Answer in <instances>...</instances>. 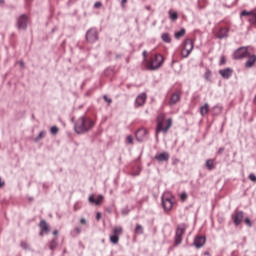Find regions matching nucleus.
<instances>
[{"instance_id":"7c9ffc66","label":"nucleus","mask_w":256,"mask_h":256,"mask_svg":"<svg viewBox=\"0 0 256 256\" xmlns=\"http://www.w3.org/2000/svg\"><path fill=\"white\" fill-rule=\"evenodd\" d=\"M50 132L52 133V135H57V133H59V128L57 126H53L50 129Z\"/></svg>"},{"instance_id":"a211bd4d","label":"nucleus","mask_w":256,"mask_h":256,"mask_svg":"<svg viewBox=\"0 0 256 256\" xmlns=\"http://www.w3.org/2000/svg\"><path fill=\"white\" fill-rule=\"evenodd\" d=\"M145 101H147V94L146 93H142V94L137 96V98H136V105L138 107H143V105H145Z\"/></svg>"},{"instance_id":"393cba45","label":"nucleus","mask_w":256,"mask_h":256,"mask_svg":"<svg viewBox=\"0 0 256 256\" xmlns=\"http://www.w3.org/2000/svg\"><path fill=\"white\" fill-rule=\"evenodd\" d=\"M169 17L171 21H177V19H179V14L177 12H173L172 10H170Z\"/></svg>"},{"instance_id":"c756f323","label":"nucleus","mask_w":256,"mask_h":256,"mask_svg":"<svg viewBox=\"0 0 256 256\" xmlns=\"http://www.w3.org/2000/svg\"><path fill=\"white\" fill-rule=\"evenodd\" d=\"M204 78L206 79V81H211V71L210 70H206V72L204 74Z\"/></svg>"},{"instance_id":"e433bc0d","label":"nucleus","mask_w":256,"mask_h":256,"mask_svg":"<svg viewBox=\"0 0 256 256\" xmlns=\"http://www.w3.org/2000/svg\"><path fill=\"white\" fill-rule=\"evenodd\" d=\"M104 101H106V103H113V100H111V98L107 97V95H104L103 97Z\"/></svg>"},{"instance_id":"f3484780","label":"nucleus","mask_w":256,"mask_h":256,"mask_svg":"<svg viewBox=\"0 0 256 256\" xmlns=\"http://www.w3.org/2000/svg\"><path fill=\"white\" fill-rule=\"evenodd\" d=\"M243 211H237L234 215H233V221L235 225H241L242 221H243Z\"/></svg>"},{"instance_id":"4c0bfd02","label":"nucleus","mask_w":256,"mask_h":256,"mask_svg":"<svg viewBox=\"0 0 256 256\" xmlns=\"http://www.w3.org/2000/svg\"><path fill=\"white\" fill-rule=\"evenodd\" d=\"M43 137H45V132H44V131H42V132L39 133L38 138H37V141H39V139H41V138H43Z\"/></svg>"},{"instance_id":"2f4dec72","label":"nucleus","mask_w":256,"mask_h":256,"mask_svg":"<svg viewBox=\"0 0 256 256\" xmlns=\"http://www.w3.org/2000/svg\"><path fill=\"white\" fill-rule=\"evenodd\" d=\"M126 143H128L129 145H133V136L128 135L126 137Z\"/></svg>"},{"instance_id":"7ed1b4c3","label":"nucleus","mask_w":256,"mask_h":256,"mask_svg":"<svg viewBox=\"0 0 256 256\" xmlns=\"http://www.w3.org/2000/svg\"><path fill=\"white\" fill-rule=\"evenodd\" d=\"M95 122L89 118H80L75 124L76 133H85L94 127Z\"/></svg>"},{"instance_id":"8fccbe9b","label":"nucleus","mask_w":256,"mask_h":256,"mask_svg":"<svg viewBox=\"0 0 256 256\" xmlns=\"http://www.w3.org/2000/svg\"><path fill=\"white\" fill-rule=\"evenodd\" d=\"M22 247H27V244H25V243H22Z\"/></svg>"},{"instance_id":"c85d7f7f","label":"nucleus","mask_w":256,"mask_h":256,"mask_svg":"<svg viewBox=\"0 0 256 256\" xmlns=\"http://www.w3.org/2000/svg\"><path fill=\"white\" fill-rule=\"evenodd\" d=\"M57 247V238H54L51 242H50V249L53 251V249H55Z\"/></svg>"},{"instance_id":"1a4fd4ad","label":"nucleus","mask_w":256,"mask_h":256,"mask_svg":"<svg viewBox=\"0 0 256 256\" xmlns=\"http://www.w3.org/2000/svg\"><path fill=\"white\" fill-rule=\"evenodd\" d=\"M242 17H248V21L249 23H251V25H256V14L255 12H249L247 10H243L241 12Z\"/></svg>"},{"instance_id":"3c124183","label":"nucleus","mask_w":256,"mask_h":256,"mask_svg":"<svg viewBox=\"0 0 256 256\" xmlns=\"http://www.w3.org/2000/svg\"><path fill=\"white\" fill-rule=\"evenodd\" d=\"M221 151H223V149H222V148H220L219 153H221Z\"/></svg>"},{"instance_id":"423d86ee","label":"nucleus","mask_w":256,"mask_h":256,"mask_svg":"<svg viewBox=\"0 0 256 256\" xmlns=\"http://www.w3.org/2000/svg\"><path fill=\"white\" fill-rule=\"evenodd\" d=\"M123 234V227L116 226L113 229V234L110 236V242L113 245H117L119 243V237Z\"/></svg>"},{"instance_id":"09e8293b","label":"nucleus","mask_w":256,"mask_h":256,"mask_svg":"<svg viewBox=\"0 0 256 256\" xmlns=\"http://www.w3.org/2000/svg\"><path fill=\"white\" fill-rule=\"evenodd\" d=\"M21 67H25V63L20 62Z\"/></svg>"},{"instance_id":"f8f14e48","label":"nucleus","mask_w":256,"mask_h":256,"mask_svg":"<svg viewBox=\"0 0 256 256\" xmlns=\"http://www.w3.org/2000/svg\"><path fill=\"white\" fill-rule=\"evenodd\" d=\"M29 22V19L25 14L21 15L18 18V29H27V23Z\"/></svg>"},{"instance_id":"c9c22d12","label":"nucleus","mask_w":256,"mask_h":256,"mask_svg":"<svg viewBox=\"0 0 256 256\" xmlns=\"http://www.w3.org/2000/svg\"><path fill=\"white\" fill-rule=\"evenodd\" d=\"M244 223H246V225H248V227H252V225H253L251 223V219H249V218H245Z\"/></svg>"},{"instance_id":"39448f33","label":"nucleus","mask_w":256,"mask_h":256,"mask_svg":"<svg viewBox=\"0 0 256 256\" xmlns=\"http://www.w3.org/2000/svg\"><path fill=\"white\" fill-rule=\"evenodd\" d=\"M194 42L191 39H186L183 44V48L181 51V55L184 58L189 57L191 55V51H193Z\"/></svg>"},{"instance_id":"cd10ccee","label":"nucleus","mask_w":256,"mask_h":256,"mask_svg":"<svg viewBox=\"0 0 256 256\" xmlns=\"http://www.w3.org/2000/svg\"><path fill=\"white\" fill-rule=\"evenodd\" d=\"M183 35H185V29H181L180 31L175 33V38L176 39H181V37H183Z\"/></svg>"},{"instance_id":"f257e3e1","label":"nucleus","mask_w":256,"mask_h":256,"mask_svg":"<svg viewBox=\"0 0 256 256\" xmlns=\"http://www.w3.org/2000/svg\"><path fill=\"white\" fill-rule=\"evenodd\" d=\"M172 125L173 120L171 118L165 119V114L160 113L157 117L156 138L159 137L160 133H167Z\"/></svg>"},{"instance_id":"0eeeda50","label":"nucleus","mask_w":256,"mask_h":256,"mask_svg":"<svg viewBox=\"0 0 256 256\" xmlns=\"http://www.w3.org/2000/svg\"><path fill=\"white\" fill-rule=\"evenodd\" d=\"M183 235H185V227L179 226L176 229L175 245H181V243L183 242Z\"/></svg>"},{"instance_id":"2eb2a0df","label":"nucleus","mask_w":256,"mask_h":256,"mask_svg":"<svg viewBox=\"0 0 256 256\" xmlns=\"http://www.w3.org/2000/svg\"><path fill=\"white\" fill-rule=\"evenodd\" d=\"M246 57H248V60L245 63V67L247 69H251V67H253V65H255V63H256V55L248 54V56H246Z\"/></svg>"},{"instance_id":"a878e982","label":"nucleus","mask_w":256,"mask_h":256,"mask_svg":"<svg viewBox=\"0 0 256 256\" xmlns=\"http://www.w3.org/2000/svg\"><path fill=\"white\" fill-rule=\"evenodd\" d=\"M162 41L165 43H171V36H169V33L162 34Z\"/></svg>"},{"instance_id":"bb28decb","label":"nucleus","mask_w":256,"mask_h":256,"mask_svg":"<svg viewBox=\"0 0 256 256\" xmlns=\"http://www.w3.org/2000/svg\"><path fill=\"white\" fill-rule=\"evenodd\" d=\"M135 233H137V235H143V226L137 224L135 228Z\"/></svg>"},{"instance_id":"9d476101","label":"nucleus","mask_w":256,"mask_h":256,"mask_svg":"<svg viewBox=\"0 0 256 256\" xmlns=\"http://www.w3.org/2000/svg\"><path fill=\"white\" fill-rule=\"evenodd\" d=\"M86 39L88 43H95V41H97L98 39L97 30L95 29L88 30V32L86 33Z\"/></svg>"},{"instance_id":"f704fd0d","label":"nucleus","mask_w":256,"mask_h":256,"mask_svg":"<svg viewBox=\"0 0 256 256\" xmlns=\"http://www.w3.org/2000/svg\"><path fill=\"white\" fill-rule=\"evenodd\" d=\"M249 179H250V181H252L253 183H256V176H255V174L251 173V174L249 175Z\"/></svg>"},{"instance_id":"4468645a","label":"nucleus","mask_w":256,"mask_h":256,"mask_svg":"<svg viewBox=\"0 0 256 256\" xmlns=\"http://www.w3.org/2000/svg\"><path fill=\"white\" fill-rule=\"evenodd\" d=\"M216 37L218 39H225V38L229 37V28H227V27L220 28L218 33L216 34Z\"/></svg>"},{"instance_id":"473e14b6","label":"nucleus","mask_w":256,"mask_h":256,"mask_svg":"<svg viewBox=\"0 0 256 256\" xmlns=\"http://www.w3.org/2000/svg\"><path fill=\"white\" fill-rule=\"evenodd\" d=\"M180 199L182 202L187 201V193L183 192L182 194H180Z\"/></svg>"},{"instance_id":"20e7f679","label":"nucleus","mask_w":256,"mask_h":256,"mask_svg":"<svg viewBox=\"0 0 256 256\" xmlns=\"http://www.w3.org/2000/svg\"><path fill=\"white\" fill-rule=\"evenodd\" d=\"M173 205H175V196L170 192H165L162 195V206L165 213H169L173 209Z\"/></svg>"},{"instance_id":"dca6fc26","label":"nucleus","mask_w":256,"mask_h":256,"mask_svg":"<svg viewBox=\"0 0 256 256\" xmlns=\"http://www.w3.org/2000/svg\"><path fill=\"white\" fill-rule=\"evenodd\" d=\"M179 101H181V92L177 91L172 94L170 101H169V105H175V104L179 103Z\"/></svg>"},{"instance_id":"a19ab883","label":"nucleus","mask_w":256,"mask_h":256,"mask_svg":"<svg viewBox=\"0 0 256 256\" xmlns=\"http://www.w3.org/2000/svg\"><path fill=\"white\" fill-rule=\"evenodd\" d=\"M74 231H75V233H76L77 235H79V234L81 233V228L76 227V228L74 229Z\"/></svg>"},{"instance_id":"9b49d317","label":"nucleus","mask_w":256,"mask_h":256,"mask_svg":"<svg viewBox=\"0 0 256 256\" xmlns=\"http://www.w3.org/2000/svg\"><path fill=\"white\" fill-rule=\"evenodd\" d=\"M148 134L149 132L145 128H140L136 131L135 136H136V139L139 142H141V141H145Z\"/></svg>"},{"instance_id":"aec40b11","label":"nucleus","mask_w":256,"mask_h":256,"mask_svg":"<svg viewBox=\"0 0 256 256\" xmlns=\"http://www.w3.org/2000/svg\"><path fill=\"white\" fill-rule=\"evenodd\" d=\"M154 159H156V161H160V162L169 161V153L162 152V153L156 154Z\"/></svg>"},{"instance_id":"ddd939ff","label":"nucleus","mask_w":256,"mask_h":256,"mask_svg":"<svg viewBox=\"0 0 256 256\" xmlns=\"http://www.w3.org/2000/svg\"><path fill=\"white\" fill-rule=\"evenodd\" d=\"M206 241L207 240L205 236H196L193 244L196 247V249H201V247L205 245Z\"/></svg>"},{"instance_id":"49530a36","label":"nucleus","mask_w":256,"mask_h":256,"mask_svg":"<svg viewBox=\"0 0 256 256\" xmlns=\"http://www.w3.org/2000/svg\"><path fill=\"white\" fill-rule=\"evenodd\" d=\"M116 59H121V54H117Z\"/></svg>"},{"instance_id":"6ab92c4d","label":"nucleus","mask_w":256,"mask_h":256,"mask_svg":"<svg viewBox=\"0 0 256 256\" xmlns=\"http://www.w3.org/2000/svg\"><path fill=\"white\" fill-rule=\"evenodd\" d=\"M219 74L221 75V77H223V79H229V77L233 75V69L225 68V69L219 70Z\"/></svg>"},{"instance_id":"58836bf2","label":"nucleus","mask_w":256,"mask_h":256,"mask_svg":"<svg viewBox=\"0 0 256 256\" xmlns=\"http://www.w3.org/2000/svg\"><path fill=\"white\" fill-rule=\"evenodd\" d=\"M101 2H96L95 4H94V7L96 8V9H101Z\"/></svg>"},{"instance_id":"c03bdc74","label":"nucleus","mask_w":256,"mask_h":256,"mask_svg":"<svg viewBox=\"0 0 256 256\" xmlns=\"http://www.w3.org/2000/svg\"><path fill=\"white\" fill-rule=\"evenodd\" d=\"M126 3H127V0H122V1H121V6H122V7H125Z\"/></svg>"},{"instance_id":"de8ad7c7","label":"nucleus","mask_w":256,"mask_h":256,"mask_svg":"<svg viewBox=\"0 0 256 256\" xmlns=\"http://www.w3.org/2000/svg\"><path fill=\"white\" fill-rule=\"evenodd\" d=\"M5 3V0H0V5H3Z\"/></svg>"},{"instance_id":"b1692460","label":"nucleus","mask_w":256,"mask_h":256,"mask_svg":"<svg viewBox=\"0 0 256 256\" xmlns=\"http://www.w3.org/2000/svg\"><path fill=\"white\" fill-rule=\"evenodd\" d=\"M207 113H209V104L206 103L200 108V115L204 117V115H207Z\"/></svg>"},{"instance_id":"79ce46f5","label":"nucleus","mask_w":256,"mask_h":256,"mask_svg":"<svg viewBox=\"0 0 256 256\" xmlns=\"http://www.w3.org/2000/svg\"><path fill=\"white\" fill-rule=\"evenodd\" d=\"M96 219H97V221H99V220L101 219V212H98V213L96 214Z\"/></svg>"},{"instance_id":"37998d69","label":"nucleus","mask_w":256,"mask_h":256,"mask_svg":"<svg viewBox=\"0 0 256 256\" xmlns=\"http://www.w3.org/2000/svg\"><path fill=\"white\" fill-rule=\"evenodd\" d=\"M143 57H144V66H145V59H147V51L143 52Z\"/></svg>"},{"instance_id":"4be33fe9","label":"nucleus","mask_w":256,"mask_h":256,"mask_svg":"<svg viewBox=\"0 0 256 256\" xmlns=\"http://www.w3.org/2000/svg\"><path fill=\"white\" fill-rule=\"evenodd\" d=\"M89 201L90 203H94V205H101V203L103 202V195H99L96 200L95 196L92 195L89 197Z\"/></svg>"},{"instance_id":"5701e85b","label":"nucleus","mask_w":256,"mask_h":256,"mask_svg":"<svg viewBox=\"0 0 256 256\" xmlns=\"http://www.w3.org/2000/svg\"><path fill=\"white\" fill-rule=\"evenodd\" d=\"M206 167H207L208 171H213V169H215V160L208 159L206 161Z\"/></svg>"},{"instance_id":"6e6552de","label":"nucleus","mask_w":256,"mask_h":256,"mask_svg":"<svg viewBox=\"0 0 256 256\" xmlns=\"http://www.w3.org/2000/svg\"><path fill=\"white\" fill-rule=\"evenodd\" d=\"M245 57H249V51L246 47H241L234 53V59H245Z\"/></svg>"},{"instance_id":"f03ea898","label":"nucleus","mask_w":256,"mask_h":256,"mask_svg":"<svg viewBox=\"0 0 256 256\" xmlns=\"http://www.w3.org/2000/svg\"><path fill=\"white\" fill-rule=\"evenodd\" d=\"M165 58L161 54H154L150 57L149 60L145 59V68L148 71H157L163 66Z\"/></svg>"},{"instance_id":"72a5a7b5","label":"nucleus","mask_w":256,"mask_h":256,"mask_svg":"<svg viewBox=\"0 0 256 256\" xmlns=\"http://www.w3.org/2000/svg\"><path fill=\"white\" fill-rule=\"evenodd\" d=\"M226 63H227V58H225V56H221L220 65H225Z\"/></svg>"},{"instance_id":"a18cd8bd","label":"nucleus","mask_w":256,"mask_h":256,"mask_svg":"<svg viewBox=\"0 0 256 256\" xmlns=\"http://www.w3.org/2000/svg\"><path fill=\"white\" fill-rule=\"evenodd\" d=\"M53 235H59V231L55 230V231L53 232Z\"/></svg>"},{"instance_id":"ea45409f","label":"nucleus","mask_w":256,"mask_h":256,"mask_svg":"<svg viewBox=\"0 0 256 256\" xmlns=\"http://www.w3.org/2000/svg\"><path fill=\"white\" fill-rule=\"evenodd\" d=\"M81 225H87V220L85 218L80 219Z\"/></svg>"},{"instance_id":"412c9836","label":"nucleus","mask_w":256,"mask_h":256,"mask_svg":"<svg viewBox=\"0 0 256 256\" xmlns=\"http://www.w3.org/2000/svg\"><path fill=\"white\" fill-rule=\"evenodd\" d=\"M40 229H41L40 235L42 237H43V233H49V224H47V221L42 220L40 222Z\"/></svg>"}]
</instances>
